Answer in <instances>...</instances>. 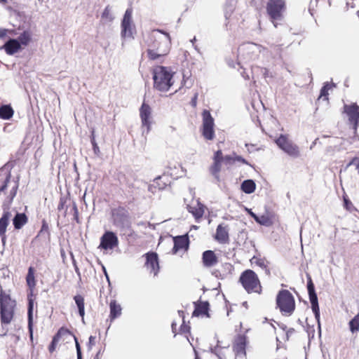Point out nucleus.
Wrapping results in <instances>:
<instances>
[{
    "instance_id": "nucleus-51",
    "label": "nucleus",
    "mask_w": 359,
    "mask_h": 359,
    "mask_svg": "<svg viewBox=\"0 0 359 359\" xmlns=\"http://www.w3.org/2000/svg\"><path fill=\"white\" fill-rule=\"evenodd\" d=\"M0 176H1L2 178L4 179L6 181L9 177V175L8 174H5V173H2V172H0Z\"/></svg>"
},
{
    "instance_id": "nucleus-19",
    "label": "nucleus",
    "mask_w": 359,
    "mask_h": 359,
    "mask_svg": "<svg viewBox=\"0 0 359 359\" xmlns=\"http://www.w3.org/2000/svg\"><path fill=\"white\" fill-rule=\"evenodd\" d=\"M187 210L198 219L203 216L205 206L201 204L199 201L195 200L191 202V204L187 205Z\"/></svg>"
},
{
    "instance_id": "nucleus-11",
    "label": "nucleus",
    "mask_w": 359,
    "mask_h": 359,
    "mask_svg": "<svg viewBox=\"0 0 359 359\" xmlns=\"http://www.w3.org/2000/svg\"><path fill=\"white\" fill-rule=\"evenodd\" d=\"M284 10L285 0H269L266 6V11L273 21L280 19Z\"/></svg>"
},
{
    "instance_id": "nucleus-55",
    "label": "nucleus",
    "mask_w": 359,
    "mask_h": 359,
    "mask_svg": "<svg viewBox=\"0 0 359 359\" xmlns=\"http://www.w3.org/2000/svg\"><path fill=\"white\" fill-rule=\"evenodd\" d=\"M237 161L245 163V161L243 160V158H242L241 157H237Z\"/></svg>"
},
{
    "instance_id": "nucleus-29",
    "label": "nucleus",
    "mask_w": 359,
    "mask_h": 359,
    "mask_svg": "<svg viewBox=\"0 0 359 359\" xmlns=\"http://www.w3.org/2000/svg\"><path fill=\"white\" fill-rule=\"evenodd\" d=\"M13 109L10 105H3L0 107V118L2 119H10L13 115Z\"/></svg>"
},
{
    "instance_id": "nucleus-30",
    "label": "nucleus",
    "mask_w": 359,
    "mask_h": 359,
    "mask_svg": "<svg viewBox=\"0 0 359 359\" xmlns=\"http://www.w3.org/2000/svg\"><path fill=\"white\" fill-rule=\"evenodd\" d=\"M208 309L209 303L201 302L196 306L194 314L196 316L206 314L208 313Z\"/></svg>"
},
{
    "instance_id": "nucleus-42",
    "label": "nucleus",
    "mask_w": 359,
    "mask_h": 359,
    "mask_svg": "<svg viewBox=\"0 0 359 359\" xmlns=\"http://www.w3.org/2000/svg\"><path fill=\"white\" fill-rule=\"evenodd\" d=\"M351 165H353L355 166L356 170L359 173V158H353L347 166H351Z\"/></svg>"
},
{
    "instance_id": "nucleus-44",
    "label": "nucleus",
    "mask_w": 359,
    "mask_h": 359,
    "mask_svg": "<svg viewBox=\"0 0 359 359\" xmlns=\"http://www.w3.org/2000/svg\"><path fill=\"white\" fill-rule=\"evenodd\" d=\"M344 205L346 210H351L352 208L353 207L352 203L350 200L344 198Z\"/></svg>"
},
{
    "instance_id": "nucleus-34",
    "label": "nucleus",
    "mask_w": 359,
    "mask_h": 359,
    "mask_svg": "<svg viewBox=\"0 0 359 359\" xmlns=\"http://www.w3.org/2000/svg\"><path fill=\"white\" fill-rule=\"evenodd\" d=\"M0 172L9 175V177L8 178V180L6 181L4 179H3L2 177H0V191H4L6 189L7 184L11 179V175L10 172H6V170H4V169L0 170Z\"/></svg>"
},
{
    "instance_id": "nucleus-33",
    "label": "nucleus",
    "mask_w": 359,
    "mask_h": 359,
    "mask_svg": "<svg viewBox=\"0 0 359 359\" xmlns=\"http://www.w3.org/2000/svg\"><path fill=\"white\" fill-rule=\"evenodd\" d=\"M162 178L161 177L156 178L154 180V183L149 186V190L153 191V189L158 188V189H163L165 188V183H160Z\"/></svg>"
},
{
    "instance_id": "nucleus-26",
    "label": "nucleus",
    "mask_w": 359,
    "mask_h": 359,
    "mask_svg": "<svg viewBox=\"0 0 359 359\" xmlns=\"http://www.w3.org/2000/svg\"><path fill=\"white\" fill-rule=\"evenodd\" d=\"M241 189L244 193L251 194L256 189V184L252 180H245L241 183Z\"/></svg>"
},
{
    "instance_id": "nucleus-4",
    "label": "nucleus",
    "mask_w": 359,
    "mask_h": 359,
    "mask_svg": "<svg viewBox=\"0 0 359 359\" xmlns=\"http://www.w3.org/2000/svg\"><path fill=\"white\" fill-rule=\"evenodd\" d=\"M240 281L248 292L260 293L262 292L260 281L255 272L252 270H247L243 272Z\"/></svg>"
},
{
    "instance_id": "nucleus-46",
    "label": "nucleus",
    "mask_w": 359,
    "mask_h": 359,
    "mask_svg": "<svg viewBox=\"0 0 359 359\" xmlns=\"http://www.w3.org/2000/svg\"><path fill=\"white\" fill-rule=\"evenodd\" d=\"M79 313L80 314V316L82 319V321L84 322V315H85V307L79 309Z\"/></svg>"
},
{
    "instance_id": "nucleus-17",
    "label": "nucleus",
    "mask_w": 359,
    "mask_h": 359,
    "mask_svg": "<svg viewBox=\"0 0 359 359\" xmlns=\"http://www.w3.org/2000/svg\"><path fill=\"white\" fill-rule=\"evenodd\" d=\"M224 163L222 152L218 150L213 156V163L210 167V172L216 179L219 180V172L222 168V163Z\"/></svg>"
},
{
    "instance_id": "nucleus-15",
    "label": "nucleus",
    "mask_w": 359,
    "mask_h": 359,
    "mask_svg": "<svg viewBox=\"0 0 359 359\" xmlns=\"http://www.w3.org/2000/svg\"><path fill=\"white\" fill-rule=\"evenodd\" d=\"M247 342L245 336L238 335L236 337L233 346V351L235 352L236 357H245L246 355Z\"/></svg>"
},
{
    "instance_id": "nucleus-13",
    "label": "nucleus",
    "mask_w": 359,
    "mask_h": 359,
    "mask_svg": "<svg viewBox=\"0 0 359 359\" xmlns=\"http://www.w3.org/2000/svg\"><path fill=\"white\" fill-rule=\"evenodd\" d=\"M344 109L350 123L354 125L355 132L359 125V105L356 103L345 104Z\"/></svg>"
},
{
    "instance_id": "nucleus-57",
    "label": "nucleus",
    "mask_w": 359,
    "mask_h": 359,
    "mask_svg": "<svg viewBox=\"0 0 359 359\" xmlns=\"http://www.w3.org/2000/svg\"><path fill=\"white\" fill-rule=\"evenodd\" d=\"M103 270L104 271V273H105V276H106L107 278H109L108 275L107 274V272H106L105 267H103Z\"/></svg>"
},
{
    "instance_id": "nucleus-20",
    "label": "nucleus",
    "mask_w": 359,
    "mask_h": 359,
    "mask_svg": "<svg viewBox=\"0 0 359 359\" xmlns=\"http://www.w3.org/2000/svg\"><path fill=\"white\" fill-rule=\"evenodd\" d=\"M1 48L6 50L8 55H14L20 50V43L16 39H11L4 43Z\"/></svg>"
},
{
    "instance_id": "nucleus-12",
    "label": "nucleus",
    "mask_w": 359,
    "mask_h": 359,
    "mask_svg": "<svg viewBox=\"0 0 359 359\" xmlns=\"http://www.w3.org/2000/svg\"><path fill=\"white\" fill-rule=\"evenodd\" d=\"M307 289L309 296V299L311 303V308L313 310V313L315 315V318L316 319L317 323L318 324V327H320V311L318 303V297L317 294L314 290L313 283L312 280L310 279L307 283Z\"/></svg>"
},
{
    "instance_id": "nucleus-7",
    "label": "nucleus",
    "mask_w": 359,
    "mask_h": 359,
    "mask_svg": "<svg viewBox=\"0 0 359 359\" xmlns=\"http://www.w3.org/2000/svg\"><path fill=\"white\" fill-rule=\"evenodd\" d=\"M278 147L285 153L292 158H298L300 156L299 147L295 144L294 142L289 140L287 135H280L277 140H275Z\"/></svg>"
},
{
    "instance_id": "nucleus-9",
    "label": "nucleus",
    "mask_w": 359,
    "mask_h": 359,
    "mask_svg": "<svg viewBox=\"0 0 359 359\" xmlns=\"http://www.w3.org/2000/svg\"><path fill=\"white\" fill-rule=\"evenodd\" d=\"M203 117V128L202 135L205 140H212L215 137L214 131V119L212 117L210 111L207 109H204L202 113Z\"/></svg>"
},
{
    "instance_id": "nucleus-48",
    "label": "nucleus",
    "mask_w": 359,
    "mask_h": 359,
    "mask_svg": "<svg viewBox=\"0 0 359 359\" xmlns=\"http://www.w3.org/2000/svg\"><path fill=\"white\" fill-rule=\"evenodd\" d=\"M224 267H225V269H226V270H228V271H229V273H231V272L233 271V266L231 264H224Z\"/></svg>"
},
{
    "instance_id": "nucleus-18",
    "label": "nucleus",
    "mask_w": 359,
    "mask_h": 359,
    "mask_svg": "<svg viewBox=\"0 0 359 359\" xmlns=\"http://www.w3.org/2000/svg\"><path fill=\"white\" fill-rule=\"evenodd\" d=\"M202 259L203 266L212 267L217 264L219 262V257L213 250H208L203 252Z\"/></svg>"
},
{
    "instance_id": "nucleus-32",
    "label": "nucleus",
    "mask_w": 359,
    "mask_h": 359,
    "mask_svg": "<svg viewBox=\"0 0 359 359\" xmlns=\"http://www.w3.org/2000/svg\"><path fill=\"white\" fill-rule=\"evenodd\" d=\"M20 45H25L27 46L29 43V41L31 40V35L29 32L25 31L20 34L19 38L18 39Z\"/></svg>"
},
{
    "instance_id": "nucleus-5",
    "label": "nucleus",
    "mask_w": 359,
    "mask_h": 359,
    "mask_svg": "<svg viewBox=\"0 0 359 359\" xmlns=\"http://www.w3.org/2000/svg\"><path fill=\"white\" fill-rule=\"evenodd\" d=\"M1 323L9 324L14 313L15 302L8 294L1 292L0 297Z\"/></svg>"
},
{
    "instance_id": "nucleus-1",
    "label": "nucleus",
    "mask_w": 359,
    "mask_h": 359,
    "mask_svg": "<svg viewBox=\"0 0 359 359\" xmlns=\"http://www.w3.org/2000/svg\"><path fill=\"white\" fill-rule=\"evenodd\" d=\"M147 55L151 60H158L166 55L171 48L169 34L160 30L152 31L147 41Z\"/></svg>"
},
{
    "instance_id": "nucleus-58",
    "label": "nucleus",
    "mask_w": 359,
    "mask_h": 359,
    "mask_svg": "<svg viewBox=\"0 0 359 359\" xmlns=\"http://www.w3.org/2000/svg\"><path fill=\"white\" fill-rule=\"evenodd\" d=\"M1 4H6V0H0Z\"/></svg>"
},
{
    "instance_id": "nucleus-45",
    "label": "nucleus",
    "mask_w": 359,
    "mask_h": 359,
    "mask_svg": "<svg viewBox=\"0 0 359 359\" xmlns=\"http://www.w3.org/2000/svg\"><path fill=\"white\" fill-rule=\"evenodd\" d=\"M75 341H76V349H77V359H82L81 347L79 344V342H78V340L76 338H75Z\"/></svg>"
},
{
    "instance_id": "nucleus-21",
    "label": "nucleus",
    "mask_w": 359,
    "mask_h": 359,
    "mask_svg": "<svg viewBox=\"0 0 359 359\" xmlns=\"http://www.w3.org/2000/svg\"><path fill=\"white\" fill-rule=\"evenodd\" d=\"M188 238L186 236L175 237L174 238L173 253L176 254L180 250H186L188 248Z\"/></svg>"
},
{
    "instance_id": "nucleus-53",
    "label": "nucleus",
    "mask_w": 359,
    "mask_h": 359,
    "mask_svg": "<svg viewBox=\"0 0 359 359\" xmlns=\"http://www.w3.org/2000/svg\"><path fill=\"white\" fill-rule=\"evenodd\" d=\"M2 236L1 242L4 245L6 243V237L5 236V233L4 234V236Z\"/></svg>"
},
{
    "instance_id": "nucleus-24",
    "label": "nucleus",
    "mask_w": 359,
    "mask_h": 359,
    "mask_svg": "<svg viewBox=\"0 0 359 359\" xmlns=\"http://www.w3.org/2000/svg\"><path fill=\"white\" fill-rule=\"evenodd\" d=\"M12 218V213L10 211H5L0 218V236L6 231V227Z\"/></svg>"
},
{
    "instance_id": "nucleus-61",
    "label": "nucleus",
    "mask_w": 359,
    "mask_h": 359,
    "mask_svg": "<svg viewBox=\"0 0 359 359\" xmlns=\"http://www.w3.org/2000/svg\"><path fill=\"white\" fill-rule=\"evenodd\" d=\"M357 15H358V18H359V11H357Z\"/></svg>"
},
{
    "instance_id": "nucleus-60",
    "label": "nucleus",
    "mask_w": 359,
    "mask_h": 359,
    "mask_svg": "<svg viewBox=\"0 0 359 359\" xmlns=\"http://www.w3.org/2000/svg\"><path fill=\"white\" fill-rule=\"evenodd\" d=\"M264 75H267V70L265 69Z\"/></svg>"
},
{
    "instance_id": "nucleus-54",
    "label": "nucleus",
    "mask_w": 359,
    "mask_h": 359,
    "mask_svg": "<svg viewBox=\"0 0 359 359\" xmlns=\"http://www.w3.org/2000/svg\"><path fill=\"white\" fill-rule=\"evenodd\" d=\"M218 358L219 359H227L224 355H222V353H220L219 355H218Z\"/></svg>"
},
{
    "instance_id": "nucleus-10",
    "label": "nucleus",
    "mask_w": 359,
    "mask_h": 359,
    "mask_svg": "<svg viewBox=\"0 0 359 359\" xmlns=\"http://www.w3.org/2000/svg\"><path fill=\"white\" fill-rule=\"evenodd\" d=\"M140 117L142 121V134H148L152 125V109L146 103L140 108Z\"/></svg>"
},
{
    "instance_id": "nucleus-59",
    "label": "nucleus",
    "mask_w": 359,
    "mask_h": 359,
    "mask_svg": "<svg viewBox=\"0 0 359 359\" xmlns=\"http://www.w3.org/2000/svg\"><path fill=\"white\" fill-rule=\"evenodd\" d=\"M195 40H196V37H194L193 39H191V42L192 43H194Z\"/></svg>"
},
{
    "instance_id": "nucleus-14",
    "label": "nucleus",
    "mask_w": 359,
    "mask_h": 359,
    "mask_svg": "<svg viewBox=\"0 0 359 359\" xmlns=\"http://www.w3.org/2000/svg\"><path fill=\"white\" fill-rule=\"evenodd\" d=\"M118 239L114 232H105L100 238V248L104 250H112L118 245Z\"/></svg>"
},
{
    "instance_id": "nucleus-22",
    "label": "nucleus",
    "mask_w": 359,
    "mask_h": 359,
    "mask_svg": "<svg viewBox=\"0 0 359 359\" xmlns=\"http://www.w3.org/2000/svg\"><path fill=\"white\" fill-rule=\"evenodd\" d=\"M115 14L112 10V7L110 6H107L102 13L101 22L104 24L111 23L113 22Z\"/></svg>"
},
{
    "instance_id": "nucleus-43",
    "label": "nucleus",
    "mask_w": 359,
    "mask_h": 359,
    "mask_svg": "<svg viewBox=\"0 0 359 359\" xmlns=\"http://www.w3.org/2000/svg\"><path fill=\"white\" fill-rule=\"evenodd\" d=\"M95 336H90L89 337V341H88V349L91 350L92 347L95 345Z\"/></svg>"
},
{
    "instance_id": "nucleus-6",
    "label": "nucleus",
    "mask_w": 359,
    "mask_h": 359,
    "mask_svg": "<svg viewBox=\"0 0 359 359\" xmlns=\"http://www.w3.org/2000/svg\"><path fill=\"white\" fill-rule=\"evenodd\" d=\"M263 48L254 43L241 44L238 48V57L242 60L249 62L258 58Z\"/></svg>"
},
{
    "instance_id": "nucleus-27",
    "label": "nucleus",
    "mask_w": 359,
    "mask_h": 359,
    "mask_svg": "<svg viewBox=\"0 0 359 359\" xmlns=\"http://www.w3.org/2000/svg\"><path fill=\"white\" fill-rule=\"evenodd\" d=\"M216 239L219 243H226L228 241V229L222 225H219L216 232Z\"/></svg>"
},
{
    "instance_id": "nucleus-25",
    "label": "nucleus",
    "mask_w": 359,
    "mask_h": 359,
    "mask_svg": "<svg viewBox=\"0 0 359 359\" xmlns=\"http://www.w3.org/2000/svg\"><path fill=\"white\" fill-rule=\"evenodd\" d=\"M27 222V217L25 213L17 212L13 219V226L16 229H21L22 226H25Z\"/></svg>"
},
{
    "instance_id": "nucleus-28",
    "label": "nucleus",
    "mask_w": 359,
    "mask_h": 359,
    "mask_svg": "<svg viewBox=\"0 0 359 359\" xmlns=\"http://www.w3.org/2000/svg\"><path fill=\"white\" fill-rule=\"evenodd\" d=\"M33 309H34V302L29 299L28 305V327L29 330L30 338L32 340L33 338Z\"/></svg>"
},
{
    "instance_id": "nucleus-40",
    "label": "nucleus",
    "mask_w": 359,
    "mask_h": 359,
    "mask_svg": "<svg viewBox=\"0 0 359 359\" xmlns=\"http://www.w3.org/2000/svg\"><path fill=\"white\" fill-rule=\"evenodd\" d=\"M178 313H179L180 318H182V325L180 327V332H189L190 327L189 325H185V323L184 320V313L182 311H179Z\"/></svg>"
},
{
    "instance_id": "nucleus-37",
    "label": "nucleus",
    "mask_w": 359,
    "mask_h": 359,
    "mask_svg": "<svg viewBox=\"0 0 359 359\" xmlns=\"http://www.w3.org/2000/svg\"><path fill=\"white\" fill-rule=\"evenodd\" d=\"M251 260L252 264H255L256 265L260 266L262 269L266 270L267 265L266 261L265 259L253 257Z\"/></svg>"
},
{
    "instance_id": "nucleus-52",
    "label": "nucleus",
    "mask_w": 359,
    "mask_h": 359,
    "mask_svg": "<svg viewBox=\"0 0 359 359\" xmlns=\"http://www.w3.org/2000/svg\"><path fill=\"white\" fill-rule=\"evenodd\" d=\"M171 328L173 332H176V323H172Z\"/></svg>"
},
{
    "instance_id": "nucleus-39",
    "label": "nucleus",
    "mask_w": 359,
    "mask_h": 359,
    "mask_svg": "<svg viewBox=\"0 0 359 359\" xmlns=\"http://www.w3.org/2000/svg\"><path fill=\"white\" fill-rule=\"evenodd\" d=\"M74 300L76 304L78 309L84 307V299L81 294H77L74 297Z\"/></svg>"
},
{
    "instance_id": "nucleus-2",
    "label": "nucleus",
    "mask_w": 359,
    "mask_h": 359,
    "mask_svg": "<svg viewBox=\"0 0 359 359\" xmlns=\"http://www.w3.org/2000/svg\"><path fill=\"white\" fill-rule=\"evenodd\" d=\"M154 88L158 91L167 92L174 83V72L170 67L156 66L153 68Z\"/></svg>"
},
{
    "instance_id": "nucleus-35",
    "label": "nucleus",
    "mask_w": 359,
    "mask_h": 359,
    "mask_svg": "<svg viewBox=\"0 0 359 359\" xmlns=\"http://www.w3.org/2000/svg\"><path fill=\"white\" fill-rule=\"evenodd\" d=\"M351 331L354 332L359 330V313L350 320Z\"/></svg>"
},
{
    "instance_id": "nucleus-31",
    "label": "nucleus",
    "mask_w": 359,
    "mask_h": 359,
    "mask_svg": "<svg viewBox=\"0 0 359 359\" xmlns=\"http://www.w3.org/2000/svg\"><path fill=\"white\" fill-rule=\"evenodd\" d=\"M26 281L29 287L32 290L35 286L34 280V269L33 267L29 266L28 273L26 277Z\"/></svg>"
},
{
    "instance_id": "nucleus-47",
    "label": "nucleus",
    "mask_w": 359,
    "mask_h": 359,
    "mask_svg": "<svg viewBox=\"0 0 359 359\" xmlns=\"http://www.w3.org/2000/svg\"><path fill=\"white\" fill-rule=\"evenodd\" d=\"M7 32H8L7 29L1 28L0 29V39L6 36Z\"/></svg>"
},
{
    "instance_id": "nucleus-49",
    "label": "nucleus",
    "mask_w": 359,
    "mask_h": 359,
    "mask_svg": "<svg viewBox=\"0 0 359 359\" xmlns=\"http://www.w3.org/2000/svg\"><path fill=\"white\" fill-rule=\"evenodd\" d=\"M232 161V158L229 156H226L225 157H223V162L225 163H230Z\"/></svg>"
},
{
    "instance_id": "nucleus-16",
    "label": "nucleus",
    "mask_w": 359,
    "mask_h": 359,
    "mask_svg": "<svg viewBox=\"0 0 359 359\" xmlns=\"http://www.w3.org/2000/svg\"><path fill=\"white\" fill-rule=\"evenodd\" d=\"M146 264L147 270L150 273H153L154 276L158 275L159 271V265L158 260V255L156 253H147L146 254Z\"/></svg>"
},
{
    "instance_id": "nucleus-41",
    "label": "nucleus",
    "mask_w": 359,
    "mask_h": 359,
    "mask_svg": "<svg viewBox=\"0 0 359 359\" xmlns=\"http://www.w3.org/2000/svg\"><path fill=\"white\" fill-rule=\"evenodd\" d=\"M57 341H58V337L57 336L54 337L53 341L51 342V344H50V346L48 347V351L50 353H52L55 351V348L56 347Z\"/></svg>"
},
{
    "instance_id": "nucleus-3",
    "label": "nucleus",
    "mask_w": 359,
    "mask_h": 359,
    "mask_svg": "<svg viewBox=\"0 0 359 359\" xmlns=\"http://www.w3.org/2000/svg\"><path fill=\"white\" fill-rule=\"evenodd\" d=\"M276 304L283 315L290 316L292 314L295 308L293 294L288 290L280 291L277 294Z\"/></svg>"
},
{
    "instance_id": "nucleus-38",
    "label": "nucleus",
    "mask_w": 359,
    "mask_h": 359,
    "mask_svg": "<svg viewBox=\"0 0 359 359\" xmlns=\"http://www.w3.org/2000/svg\"><path fill=\"white\" fill-rule=\"evenodd\" d=\"M332 86H334V85H330L329 83H325V86L322 87L319 97L321 98L323 97L325 99H327L328 90L329 89H331Z\"/></svg>"
},
{
    "instance_id": "nucleus-50",
    "label": "nucleus",
    "mask_w": 359,
    "mask_h": 359,
    "mask_svg": "<svg viewBox=\"0 0 359 359\" xmlns=\"http://www.w3.org/2000/svg\"><path fill=\"white\" fill-rule=\"evenodd\" d=\"M248 212L249 213V215L254 218V219L256 221V218L257 217V215H255V212H252L251 210H247Z\"/></svg>"
},
{
    "instance_id": "nucleus-8",
    "label": "nucleus",
    "mask_w": 359,
    "mask_h": 359,
    "mask_svg": "<svg viewBox=\"0 0 359 359\" xmlns=\"http://www.w3.org/2000/svg\"><path fill=\"white\" fill-rule=\"evenodd\" d=\"M121 36L123 39L133 38L135 32V26L133 20V10L127 9L123 15L121 24Z\"/></svg>"
},
{
    "instance_id": "nucleus-36",
    "label": "nucleus",
    "mask_w": 359,
    "mask_h": 359,
    "mask_svg": "<svg viewBox=\"0 0 359 359\" xmlns=\"http://www.w3.org/2000/svg\"><path fill=\"white\" fill-rule=\"evenodd\" d=\"M255 222L263 226H269L271 224L270 218L266 215L257 216Z\"/></svg>"
},
{
    "instance_id": "nucleus-23",
    "label": "nucleus",
    "mask_w": 359,
    "mask_h": 359,
    "mask_svg": "<svg viewBox=\"0 0 359 359\" xmlns=\"http://www.w3.org/2000/svg\"><path fill=\"white\" fill-rule=\"evenodd\" d=\"M109 319L111 321L115 320V318H118V316L121 314V307L119 304L117 303L116 300H111L109 304Z\"/></svg>"
},
{
    "instance_id": "nucleus-56",
    "label": "nucleus",
    "mask_w": 359,
    "mask_h": 359,
    "mask_svg": "<svg viewBox=\"0 0 359 359\" xmlns=\"http://www.w3.org/2000/svg\"><path fill=\"white\" fill-rule=\"evenodd\" d=\"M317 140H316L314 141V142H313V143L311 144V146L310 147V149H313V146H315V145H316V141H317Z\"/></svg>"
}]
</instances>
